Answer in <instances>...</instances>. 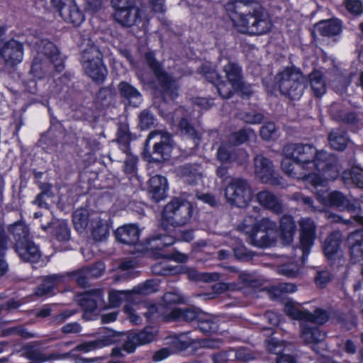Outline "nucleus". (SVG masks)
<instances>
[{
	"mask_svg": "<svg viewBox=\"0 0 363 363\" xmlns=\"http://www.w3.org/2000/svg\"><path fill=\"white\" fill-rule=\"evenodd\" d=\"M228 355L231 361L238 362H247L254 359L252 353L245 348H240L238 350L230 349L228 350Z\"/></svg>",
	"mask_w": 363,
	"mask_h": 363,
	"instance_id": "42",
	"label": "nucleus"
},
{
	"mask_svg": "<svg viewBox=\"0 0 363 363\" xmlns=\"http://www.w3.org/2000/svg\"><path fill=\"white\" fill-rule=\"evenodd\" d=\"M16 251L25 262H36L40 258L38 247L30 239L19 240L16 245Z\"/></svg>",
	"mask_w": 363,
	"mask_h": 363,
	"instance_id": "19",
	"label": "nucleus"
},
{
	"mask_svg": "<svg viewBox=\"0 0 363 363\" xmlns=\"http://www.w3.org/2000/svg\"><path fill=\"white\" fill-rule=\"evenodd\" d=\"M130 140V138L127 125H121L118 131V142L121 144V148L123 151H126L128 149Z\"/></svg>",
	"mask_w": 363,
	"mask_h": 363,
	"instance_id": "52",
	"label": "nucleus"
},
{
	"mask_svg": "<svg viewBox=\"0 0 363 363\" xmlns=\"http://www.w3.org/2000/svg\"><path fill=\"white\" fill-rule=\"evenodd\" d=\"M111 4L115 11L137 6L135 0H111Z\"/></svg>",
	"mask_w": 363,
	"mask_h": 363,
	"instance_id": "55",
	"label": "nucleus"
},
{
	"mask_svg": "<svg viewBox=\"0 0 363 363\" xmlns=\"http://www.w3.org/2000/svg\"><path fill=\"white\" fill-rule=\"evenodd\" d=\"M128 151V149L124 151L127 154V158L124 163V169L126 173L131 174L135 170L138 159L136 157L129 153Z\"/></svg>",
	"mask_w": 363,
	"mask_h": 363,
	"instance_id": "56",
	"label": "nucleus"
},
{
	"mask_svg": "<svg viewBox=\"0 0 363 363\" xmlns=\"http://www.w3.org/2000/svg\"><path fill=\"white\" fill-rule=\"evenodd\" d=\"M42 229L45 231L50 230L59 241H67L70 238L69 230L65 220H55L48 225H42Z\"/></svg>",
	"mask_w": 363,
	"mask_h": 363,
	"instance_id": "27",
	"label": "nucleus"
},
{
	"mask_svg": "<svg viewBox=\"0 0 363 363\" xmlns=\"http://www.w3.org/2000/svg\"><path fill=\"white\" fill-rule=\"evenodd\" d=\"M295 256L299 257L301 259V255H296V253ZM300 264H304L301 262V259L300 261L297 260L296 262L283 264L278 268V272L289 278L296 277L300 271Z\"/></svg>",
	"mask_w": 363,
	"mask_h": 363,
	"instance_id": "40",
	"label": "nucleus"
},
{
	"mask_svg": "<svg viewBox=\"0 0 363 363\" xmlns=\"http://www.w3.org/2000/svg\"><path fill=\"white\" fill-rule=\"evenodd\" d=\"M90 275L87 269H81L72 273V276L74 280L80 286H85L87 283V277Z\"/></svg>",
	"mask_w": 363,
	"mask_h": 363,
	"instance_id": "59",
	"label": "nucleus"
},
{
	"mask_svg": "<svg viewBox=\"0 0 363 363\" xmlns=\"http://www.w3.org/2000/svg\"><path fill=\"white\" fill-rule=\"evenodd\" d=\"M292 199L297 201H301L303 204L308 206L312 211L315 212L318 211L316 207L313 205V200L308 197L303 196L301 193L297 192L292 195Z\"/></svg>",
	"mask_w": 363,
	"mask_h": 363,
	"instance_id": "62",
	"label": "nucleus"
},
{
	"mask_svg": "<svg viewBox=\"0 0 363 363\" xmlns=\"http://www.w3.org/2000/svg\"><path fill=\"white\" fill-rule=\"evenodd\" d=\"M255 172L262 183L273 186L281 184V179L276 176L272 162L262 155L255 158Z\"/></svg>",
	"mask_w": 363,
	"mask_h": 363,
	"instance_id": "17",
	"label": "nucleus"
},
{
	"mask_svg": "<svg viewBox=\"0 0 363 363\" xmlns=\"http://www.w3.org/2000/svg\"><path fill=\"white\" fill-rule=\"evenodd\" d=\"M258 202L264 207L271 209L276 213L281 211V206L279 199L271 192L262 191L257 194Z\"/></svg>",
	"mask_w": 363,
	"mask_h": 363,
	"instance_id": "33",
	"label": "nucleus"
},
{
	"mask_svg": "<svg viewBox=\"0 0 363 363\" xmlns=\"http://www.w3.org/2000/svg\"><path fill=\"white\" fill-rule=\"evenodd\" d=\"M284 312L291 318L307 323L309 325L313 323L322 325L329 320V315L326 311L317 309L311 313L301 309L291 302H287L285 304Z\"/></svg>",
	"mask_w": 363,
	"mask_h": 363,
	"instance_id": "12",
	"label": "nucleus"
},
{
	"mask_svg": "<svg viewBox=\"0 0 363 363\" xmlns=\"http://www.w3.org/2000/svg\"><path fill=\"white\" fill-rule=\"evenodd\" d=\"M199 328L204 333H211L217 331L218 326L216 321L208 316L205 319L199 320Z\"/></svg>",
	"mask_w": 363,
	"mask_h": 363,
	"instance_id": "51",
	"label": "nucleus"
},
{
	"mask_svg": "<svg viewBox=\"0 0 363 363\" xmlns=\"http://www.w3.org/2000/svg\"><path fill=\"white\" fill-rule=\"evenodd\" d=\"M131 294L129 291H115L109 294V302L112 307L119 306L121 302L125 299H128Z\"/></svg>",
	"mask_w": 363,
	"mask_h": 363,
	"instance_id": "50",
	"label": "nucleus"
},
{
	"mask_svg": "<svg viewBox=\"0 0 363 363\" xmlns=\"http://www.w3.org/2000/svg\"><path fill=\"white\" fill-rule=\"evenodd\" d=\"M181 131L185 135L190 136L194 140H199V137L194 128L189 125L186 119H182L179 122Z\"/></svg>",
	"mask_w": 363,
	"mask_h": 363,
	"instance_id": "60",
	"label": "nucleus"
},
{
	"mask_svg": "<svg viewBox=\"0 0 363 363\" xmlns=\"http://www.w3.org/2000/svg\"><path fill=\"white\" fill-rule=\"evenodd\" d=\"M274 85L282 95L294 100L301 98L306 86L303 74L295 67H287L277 72Z\"/></svg>",
	"mask_w": 363,
	"mask_h": 363,
	"instance_id": "5",
	"label": "nucleus"
},
{
	"mask_svg": "<svg viewBox=\"0 0 363 363\" xmlns=\"http://www.w3.org/2000/svg\"><path fill=\"white\" fill-rule=\"evenodd\" d=\"M308 79L311 90L315 96L320 97L326 92V83L320 71L312 72L308 75Z\"/></svg>",
	"mask_w": 363,
	"mask_h": 363,
	"instance_id": "32",
	"label": "nucleus"
},
{
	"mask_svg": "<svg viewBox=\"0 0 363 363\" xmlns=\"http://www.w3.org/2000/svg\"><path fill=\"white\" fill-rule=\"evenodd\" d=\"M276 134L275 125L273 123H268L263 125L260 130V135L264 140H270Z\"/></svg>",
	"mask_w": 363,
	"mask_h": 363,
	"instance_id": "58",
	"label": "nucleus"
},
{
	"mask_svg": "<svg viewBox=\"0 0 363 363\" xmlns=\"http://www.w3.org/2000/svg\"><path fill=\"white\" fill-rule=\"evenodd\" d=\"M292 157L284 156L281 161V169L288 176L292 178L302 179L304 181V174L296 164L291 162Z\"/></svg>",
	"mask_w": 363,
	"mask_h": 363,
	"instance_id": "38",
	"label": "nucleus"
},
{
	"mask_svg": "<svg viewBox=\"0 0 363 363\" xmlns=\"http://www.w3.org/2000/svg\"><path fill=\"white\" fill-rule=\"evenodd\" d=\"M152 271L155 274L161 276H167L177 272L176 269L171 267L166 262H161L154 264L152 267Z\"/></svg>",
	"mask_w": 363,
	"mask_h": 363,
	"instance_id": "53",
	"label": "nucleus"
},
{
	"mask_svg": "<svg viewBox=\"0 0 363 363\" xmlns=\"http://www.w3.org/2000/svg\"><path fill=\"white\" fill-rule=\"evenodd\" d=\"M206 65L202 67L205 77L214 84L218 92L222 98L229 99L243 84L241 67L233 62H228L223 67V76L218 74L214 69L204 70Z\"/></svg>",
	"mask_w": 363,
	"mask_h": 363,
	"instance_id": "3",
	"label": "nucleus"
},
{
	"mask_svg": "<svg viewBox=\"0 0 363 363\" xmlns=\"http://www.w3.org/2000/svg\"><path fill=\"white\" fill-rule=\"evenodd\" d=\"M296 230L294 218L288 215L283 216L279 227V238L283 244L289 245L293 242Z\"/></svg>",
	"mask_w": 363,
	"mask_h": 363,
	"instance_id": "22",
	"label": "nucleus"
},
{
	"mask_svg": "<svg viewBox=\"0 0 363 363\" xmlns=\"http://www.w3.org/2000/svg\"><path fill=\"white\" fill-rule=\"evenodd\" d=\"M65 21L78 26L84 21V14L74 0H50Z\"/></svg>",
	"mask_w": 363,
	"mask_h": 363,
	"instance_id": "14",
	"label": "nucleus"
},
{
	"mask_svg": "<svg viewBox=\"0 0 363 363\" xmlns=\"http://www.w3.org/2000/svg\"><path fill=\"white\" fill-rule=\"evenodd\" d=\"M0 54L7 64H18L23 57V45L15 40H9L0 48Z\"/></svg>",
	"mask_w": 363,
	"mask_h": 363,
	"instance_id": "18",
	"label": "nucleus"
},
{
	"mask_svg": "<svg viewBox=\"0 0 363 363\" xmlns=\"http://www.w3.org/2000/svg\"><path fill=\"white\" fill-rule=\"evenodd\" d=\"M183 301V297L177 292H168L163 296V302L167 306L172 303H180Z\"/></svg>",
	"mask_w": 363,
	"mask_h": 363,
	"instance_id": "61",
	"label": "nucleus"
},
{
	"mask_svg": "<svg viewBox=\"0 0 363 363\" xmlns=\"http://www.w3.org/2000/svg\"><path fill=\"white\" fill-rule=\"evenodd\" d=\"M37 55L34 57L30 72L35 78L42 77L43 69L50 63H55L60 60L59 52L55 45L48 41L42 40L37 46Z\"/></svg>",
	"mask_w": 363,
	"mask_h": 363,
	"instance_id": "8",
	"label": "nucleus"
},
{
	"mask_svg": "<svg viewBox=\"0 0 363 363\" xmlns=\"http://www.w3.org/2000/svg\"><path fill=\"white\" fill-rule=\"evenodd\" d=\"M62 276L57 274L46 277L36 289L35 294L38 296L50 294L54 287L62 282Z\"/></svg>",
	"mask_w": 363,
	"mask_h": 363,
	"instance_id": "36",
	"label": "nucleus"
},
{
	"mask_svg": "<svg viewBox=\"0 0 363 363\" xmlns=\"http://www.w3.org/2000/svg\"><path fill=\"white\" fill-rule=\"evenodd\" d=\"M115 20L123 26L130 27L140 20V11L138 6L114 11Z\"/></svg>",
	"mask_w": 363,
	"mask_h": 363,
	"instance_id": "23",
	"label": "nucleus"
},
{
	"mask_svg": "<svg viewBox=\"0 0 363 363\" xmlns=\"http://www.w3.org/2000/svg\"><path fill=\"white\" fill-rule=\"evenodd\" d=\"M283 155L292 157L294 162L304 174V182L315 189L335 179L339 175L336 159L325 151H318L308 145L289 144L283 148Z\"/></svg>",
	"mask_w": 363,
	"mask_h": 363,
	"instance_id": "1",
	"label": "nucleus"
},
{
	"mask_svg": "<svg viewBox=\"0 0 363 363\" xmlns=\"http://www.w3.org/2000/svg\"><path fill=\"white\" fill-rule=\"evenodd\" d=\"M7 238L2 225H0V276L4 275L8 269V266L3 259L6 250Z\"/></svg>",
	"mask_w": 363,
	"mask_h": 363,
	"instance_id": "45",
	"label": "nucleus"
},
{
	"mask_svg": "<svg viewBox=\"0 0 363 363\" xmlns=\"http://www.w3.org/2000/svg\"><path fill=\"white\" fill-rule=\"evenodd\" d=\"M152 140H156L152 154L147 155L145 152V157L150 162H160L167 160L172 148L170 135L162 130L152 131L146 140L145 148L147 147L149 143Z\"/></svg>",
	"mask_w": 363,
	"mask_h": 363,
	"instance_id": "11",
	"label": "nucleus"
},
{
	"mask_svg": "<svg viewBox=\"0 0 363 363\" xmlns=\"http://www.w3.org/2000/svg\"><path fill=\"white\" fill-rule=\"evenodd\" d=\"M298 224L300 226L301 247L296 249V255H301V262L305 263L310 249L314 244L316 237V227L315 223L308 218L301 219Z\"/></svg>",
	"mask_w": 363,
	"mask_h": 363,
	"instance_id": "13",
	"label": "nucleus"
},
{
	"mask_svg": "<svg viewBox=\"0 0 363 363\" xmlns=\"http://www.w3.org/2000/svg\"><path fill=\"white\" fill-rule=\"evenodd\" d=\"M255 136L254 132L251 130L242 129L231 134L229 137V141L233 145H239L245 142L248 138Z\"/></svg>",
	"mask_w": 363,
	"mask_h": 363,
	"instance_id": "47",
	"label": "nucleus"
},
{
	"mask_svg": "<svg viewBox=\"0 0 363 363\" xmlns=\"http://www.w3.org/2000/svg\"><path fill=\"white\" fill-rule=\"evenodd\" d=\"M300 337L305 344L310 345L318 354L325 349V334L318 327L301 322Z\"/></svg>",
	"mask_w": 363,
	"mask_h": 363,
	"instance_id": "15",
	"label": "nucleus"
},
{
	"mask_svg": "<svg viewBox=\"0 0 363 363\" xmlns=\"http://www.w3.org/2000/svg\"><path fill=\"white\" fill-rule=\"evenodd\" d=\"M41 192L38 194L33 203L42 208H48V205L45 201L46 198H51L52 194L49 184H43L40 186Z\"/></svg>",
	"mask_w": 363,
	"mask_h": 363,
	"instance_id": "48",
	"label": "nucleus"
},
{
	"mask_svg": "<svg viewBox=\"0 0 363 363\" xmlns=\"http://www.w3.org/2000/svg\"><path fill=\"white\" fill-rule=\"evenodd\" d=\"M284 345V342L272 337L268 340L267 347L270 352L279 354L283 351Z\"/></svg>",
	"mask_w": 363,
	"mask_h": 363,
	"instance_id": "57",
	"label": "nucleus"
},
{
	"mask_svg": "<svg viewBox=\"0 0 363 363\" xmlns=\"http://www.w3.org/2000/svg\"><path fill=\"white\" fill-rule=\"evenodd\" d=\"M167 181L165 177L156 175L149 180V192L154 201L163 200L167 196Z\"/></svg>",
	"mask_w": 363,
	"mask_h": 363,
	"instance_id": "21",
	"label": "nucleus"
},
{
	"mask_svg": "<svg viewBox=\"0 0 363 363\" xmlns=\"http://www.w3.org/2000/svg\"><path fill=\"white\" fill-rule=\"evenodd\" d=\"M93 213H90L86 208L76 210L73 213V224L75 229L79 232H83L89 223H91V216Z\"/></svg>",
	"mask_w": 363,
	"mask_h": 363,
	"instance_id": "35",
	"label": "nucleus"
},
{
	"mask_svg": "<svg viewBox=\"0 0 363 363\" xmlns=\"http://www.w3.org/2000/svg\"><path fill=\"white\" fill-rule=\"evenodd\" d=\"M155 335V333L151 328H146L144 330L133 335V337L138 345H142L152 342Z\"/></svg>",
	"mask_w": 363,
	"mask_h": 363,
	"instance_id": "49",
	"label": "nucleus"
},
{
	"mask_svg": "<svg viewBox=\"0 0 363 363\" xmlns=\"http://www.w3.org/2000/svg\"><path fill=\"white\" fill-rule=\"evenodd\" d=\"M79 302L86 313L93 312L103 302L101 291H97L85 293L80 296Z\"/></svg>",
	"mask_w": 363,
	"mask_h": 363,
	"instance_id": "28",
	"label": "nucleus"
},
{
	"mask_svg": "<svg viewBox=\"0 0 363 363\" xmlns=\"http://www.w3.org/2000/svg\"><path fill=\"white\" fill-rule=\"evenodd\" d=\"M82 64L86 74L94 81L101 83L104 81L107 70L102 62V55L99 49L91 45L82 52Z\"/></svg>",
	"mask_w": 363,
	"mask_h": 363,
	"instance_id": "7",
	"label": "nucleus"
},
{
	"mask_svg": "<svg viewBox=\"0 0 363 363\" xmlns=\"http://www.w3.org/2000/svg\"><path fill=\"white\" fill-rule=\"evenodd\" d=\"M241 230L248 235L250 243L259 247H268L276 242V223L264 218L257 221L253 216L245 218Z\"/></svg>",
	"mask_w": 363,
	"mask_h": 363,
	"instance_id": "4",
	"label": "nucleus"
},
{
	"mask_svg": "<svg viewBox=\"0 0 363 363\" xmlns=\"http://www.w3.org/2000/svg\"><path fill=\"white\" fill-rule=\"evenodd\" d=\"M175 240L173 236L167 235H157L150 238V245L152 248L162 250V248L173 245Z\"/></svg>",
	"mask_w": 363,
	"mask_h": 363,
	"instance_id": "41",
	"label": "nucleus"
},
{
	"mask_svg": "<svg viewBox=\"0 0 363 363\" xmlns=\"http://www.w3.org/2000/svg\"><path fill=\"white\" fill-rule=\"evenodd\" d=\"M118 90L121 95L125 98L133 106H138L142 103V95L131 84L122 82L118 85Z\"/></svg>",
	"mask_w": 363,
	"mask_h": 363,
	"instance_id": "29",
	"label": "nucleus"
},
{
	"mask_svg": "<svg viewBox=\"0 0 363 363\" xmlns=\"http://www.w3.org/2000/svg\"><path fill=\"white\" fill-rule=\"evenodd\" d=\"M113 340L111 339L99 340L95 341H91L78 345L76 347V350L78 351H83L85 352H90L94 349L100 348L111 345Z\"/></svg>",
	"mask_w": 363,
	"mask_h": 363,
	"instance_id": "43",
	"label": "nucleus"
},
{
	"mask_svg": "<svg viewBox=\"0 0 363 363\" xmlns=\"http://www.w3.org/2000/svg\"><path fill=\"white\" fill-rule=\"evenodd\" d=\"M145 60L160 83L162 96L164 100H173L178 96V86L176 80L161 70L160 65L155 60L152 52L146 53Z\"/></svg>",
	"mask_w": 363,
	"mask_h": 363,
	"instance_id": "10",
	"label": "nucleus"
},
{
	"mask_svg": "<svg viewBox=\"0 0 363 363\" xmlns=\"http://www.w3.org/2000/svg\"><path fill=\"white\" fill-rule=\"evenodd\" d=\"M228 15L238 31L250 35H262L272 28L264 9L257 3L235 1L226 6Z\"/></svg>",
	"mask_w": 363,
	"mask_h": 363,
	"instance_id": "2",
	"label": "nucleus"
},
{
	"mask_svg": "<svg viewBox=\"0 0 363 363\" xmlns=\"http://www.w3.org/2000/svg\"><path fill=\"white\" fill-rule=\"evenodd\" d=\"M239 154L240 155V158H237V154L234 152L233 146L223 143L218 150L217 157L223 163H228L233 161H237L238 163L245 162L248 157L247 154L242 150H239Z\"/></svg>",
	"mask_w": 363,
	"mask_h": 363,
	"instance_id": "24",
	"label": "nucleus"
},
{
	"mask_svg": "<svg viewBox=\"0 0 363 363\" xmlns=\"http://www.w3.org/2000/svg\"><path fill=\"white\" fill-rule=\"evenodd\" d=\"M90 227L95 240L101 241L108 235V225L107 220L102 218L99 213H94L91 216Z\"/></svg>",
	"mask_w": 363,
	"mask_h": 363,
	"instance_id": "20",
	"label": "nucleus"
},
{
	"mask_svg": "<svg viewBox=\"0 0 363 363\" xmlns=\"http://www.w3.org/2000/svg\"><path fill=\"white\" fill-rule=\"evenodd\" d=\"M342 235L340 232L335 231L330 233L324 242L323 251L325 257L333 259L338 255Z\"/></svg>",
	"mask_w": 363,
	"mask_h": 363,
	"instance_id": "26",
	"label": "nucleus"
},
{
	"mask_svg": "<svg viewBox=\"0 0 363 363\" xmlns=\"http://www.w3.org/2000/svg\"><path fill=\"white\" fill-rule=\"evenodd\" d=\"M115 234L117 240L121 242L133 245L138 241L140 230L136 225L129 224L118 228Z\"/></svg>",
	"mask_w": 363,
	"mask_h": 363,
	"instance_id": "25",
	"label": "nucleus"
},
{
	"mask_svg": "<svg viewBox=\"0 0 363 363\" xmlns=\"http://www.w3.org/2000/svg\"><path fill=\"white\" fill-rule=\"evenodd\" d=\"M9 231L13 235L16 245L19 240H29L28 228L22 223H16L10 226Z\"/></svg>",
	"mask_w": 363,
	"mask_h": 363,
	"instance_id": "44",
	"label": "nucleus"
},
{
	"mask_svg": "<svg viewBox=\"0 0 363 363\" xmlns=\"http://www.w3.org/2000/svg\"><path fill=\"white\" fill-rule=\"evenodd\" d=\"M191 205L178 199L168 203L163 211L162 224L164 228L182 226L187 223L191 216Z\"/></svg>",
	"mask_w": 363,
	"mask_h": 363,
	"instance_id": "6",
	"label": "nucleus"
},
{
	"mask_svg": "<svg viewBox=\"0 0 363 363\" xmlns=\"http://www.w3.org/2000/svg\"><path fill=\"white\" fill-rule=\"evenodd\" d=\"M154 117L147 111H143L140 115V124L143 128H147L154 123Z\"/></svg>",
	"mask_w": 363,
	"mask_h": 363,
	"instance_id": "64",
	"label": "nucleus"
},
{
	"mask_svg": "<svg viewBox=\"0 0 363 363\" xmlns=\"http://www.w3.org/2000/svg\"><path fill=\"white\" fill-rule=\"evenodd\" d=\"M225 197L230 205L243 208L252 199L251 189L246 180L233 178L225 189Z\"/></svg>",
	"mask_w": 363,
	"mask_h": 363,
	"instance_id": "9",
	"label": "nucleus"
},
{
	"mask_svg": "<svg viewBox=\"0 0 363 363\" xmlns=\"http://www.w3.org/2000/svg\"><path fill=\"white\" fill-rule=\"evenodd\" d=\"M159 282L157 280H148L134 287L132 292L139 294H149L158 290Z\"/></svg>",
	"mask_w": 363,
	"mask_h": 363,
	"instance_id": "46",
	"label": "nucleus"
},
{
	"mask_svg": "<svg viewBox=\"0 0 363 363\" xmlns=\"http://www.w3.org/2000/svg\"><path fill=\"white\" fill-rule=\"evenodd\" d=\"M326 183L323 186H320V189L314 192L316 194L317 199L321 203L325 206L346 207L350 211L360 209L359 204L349 203L348 199L342 193L339 191L328 192L327 189H325Z\"/></svg>",
	"mask_w": 363,
	"mask_h": 363,
	"instance_id": "16",
	"label": "nucleus"
},
{
	"mask_svg": "<svg viewBox=\"0 0 363 363\" xmlns=\"http://www.w3.org/2000/svg\"><path fill=\"white\" fill-rule=\"evenodd\" d=\"M164 318L168 320H185L191 321L196 318V314L192 310L182 311L179 308H173L169 313L164 315Z\"/></svg>",
	"mask_w": 363,
	"mask_h": 363,
	"instance_id": "39",
	"label": "nucleus"
},
{
	"mask_svg": "<svg viewBox=\"0 0 363 363\" xmlns=\"http://www.w3.org/2000/svg\"><path fill=\"white\" fill-rule=\"evenodd\" d=\"M342 178L346 184H354L363 187V169L359 166H354L349 170L343 172Z\"/></svg>",
	"mask_w": 363,
	"mask_h": 363,
	"instance_id": "34",
	"label": "nucleus"
},
{
	"mask_svg": "<svg viewBox=\"0 0 363 363\" xmlns=\"http://www.w3.org/2000/svg\"><path fill=\"white\" fill-rule=\"evenodd\" d=\"M341 24L336 19L322 21L315 26V31L323 36H333L338 35L341 31Z\"/></svg>",
	"mask_w": 363,
	"mask_h": 363,
	"instance_id": "31",
	"label": "nucleus"
},
{
	"mask_svg": "<svg viewBox=\"0 0 363 363\" xmlns=\"http://www.w3.org/2000/svg\"><path fill=\"white\" fill-rule=\"evenodd\" d=\"M296 290V286L291 283H280L272 288L273 293L276 297H279L281 294L294 293Z\"/></svg>",
	"mask_w": 363,
	"mask_h": 363,
	"instance_id": "54",
	"label": "nucleus"
},
{
	"mask_svg": "<svg viewBox=\"0 0 363 363\" xmlns=\"http://www.w3.org/2000/svg\"><path fill=\"white\" fill-rule=\"evenodd\" d=\"M346 8L348 11L354 15L361 14L363 11L362 5L359 0H347Z\"/></svg>",
	"mask_w": 363,
	"mask_h": 363,
	"instance_id": "63",
	"label": "nucleus"
},
{
	"mask_svg": "<svg viewBox=\"0 0 363 363\" xmlns=\"http://www.w3.org/2000/svg\"><path fill=\"white\" fill-rule=\"evenodd\" d=\"M178 174L189 184H196L201 180L203 172L196 164H186L178 169Z\"/></svg>",
	"mask_w": 363,
	"mask_h": 363,
	"instance_id": "30",
	"label": "nucleus"
},
{
	"mask_svg": "<svg viewBox=\"0 0 363 363\" xmlns=\"http://www.w3.org/2000/svg\"><path fill=\"white\" fill-rule=\"evenodd\" d=\"M330 146L337 150H342L347 146L348 139L342 129L332 130L328 136Z\"/></svg>",
	"mask_w": 363,
	"mask_h": 363,
	"instance_id": "37",
	"label": "nucleus"
}]
</instances>
